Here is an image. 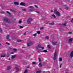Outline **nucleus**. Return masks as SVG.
Instances as JSON below:
<instances>
[{
  "mask_svg": "<svg viewBox=\"0 0 73 73\" xmlns=\"http://www.w3.org/2000/svg\"><path fill=\"white\" fill-rule=\"evenodd\" d=\"M6 38L8 40V41H10V39H9V35H7V36H6Z\"/></svg>",
  "mask_w": 73,
  "mask_h": 73,
  "instance_id": "f8f14e48",
  "label": "nucleus"
},
{
  "mask_svg": "<svg viewBox=\"0 0 73 73\" xmlns=\"http://www.w3.org/2000/svg\"><path fill=\"white\" fill-rule=\"evenodd\" d=\"M9 60H11V59L10 58L9 59Z\"/></svg>",
  "mask_w": 73,
  "mask_h": 73,
  "instance_id": "4d7b16f0",
  "label": "nucleus"
},
{
  "mask_svg": "<svg viewBox=\"0 0 73 73\" xmlns=\"http://www.w3.org/2000/svg\"><path fill=\"white\" fill-rule=\"evenodd\" d=\"M69 34H72V32H69L68 33Z\"/></svg>",
  "mask_w": 73,
  "mask_h": 73,
  "instance_id": "ea45409f",
  "label": "nucleus"
},
{
  "mask_svg": "<svg viewBox=\"0 0 73 73\" xmlns=\"http://www.w3.org/2000/svg\"><path fill=\"white\" fill-rule=\"evenodd\" d=\"M13 53H14V52H12L11 53V54H13Z\"/></svg>",
  "mask_w": 73,
  "mask_h": 73,
  "instance_id": "3c124183",
  "label": "nucleus"
},
{
  "mask_svg": "<svg viewBox=\"0 0 73 73\" xmlns=\"http://www.w3.org/2000/svg\"><path fill=\"white\" fill-rule=\"evenodd\" d=\"M66 22H65L62 25L63 26H66Z\"/></svg>",
  "mask_w": 73,
  "mask_h": 73,
  "instance_id": "f3484780",
  "label": "nucleus"
},
{
  "mask_svg": "<svg viewBox=\"0 0 73 73\" xmlns=\"http://www.w3.org/2000/svg\"><path fill=\"white\" fill-rule=\"evenodd\" d=\"M14 4L15 5H19V3L17 2H14Z\"/></svg>",
  "mask_w": 73,
  "mask_h": 73,
  "instance_id": "9d476101",
  "label": "nucleus"
},
{
  "mask_svg": "<svg viewBox=\"0 0 73 73\" xmlns=\"http://www.w3.org/2000/svg\"><path fill=\"white\" fill-rule=\"evenodd\" d=\"M41 59L40 58H39V62H41Z\"/></svg>",
  "mask_w": 73,
  "mask_h": 73,
  "instance_id": "72a5a7b5",
  "label": "nucleus"
},
{
  "mask_svg": "<svg viewBox=\"0 0 73 73\" xmlns=\"http://www.w3.org/2000/svg\"><path fill=\"white\" fill-rule=\"evenodd\" d=\"M45 38L47 39V40H49V37L48 36H46L45 37Z\"/></svg>",
  "mask_w": 73,
  "mask_h": 73,
  "instance_id": "6ab92c4d",
  "label": "nucleus"
},
{
  "mask_svg": "<svg viewBox=\"0 0 73 73\" xmlns=\"http://www.w3.org/2000/svg\"><path fill=\"white\" fill-rule=\"evenodd\" d=\"M70 56L71 58H72V57H73V51L71 52Z\"/></svg>",
  "mask_w": 73,
  "mask_h": 73,
  "instance_id": "6e6552de",
  "label": "nucleus"
},
{
  "mask_svg": "<svg viewBox=\"0 0 73 73\" xmlns=\"http://www.w3.org/2000/svg\"><path fill=\"white\" fill-rule=\"evenodd\" d=\"M51 12H53V11H52V10L51 11Z\"/></svg>",
  "mask_w": 73,
  "mask_h": 73,
  "instance_id": "13d9d810",
  "label": "nucleus"
},
{
  "mask_svg": "<svg viewBox=\"0 0 73 73\" xmlns=\"http://www.w3.org/2000/svg\"><path fill=\"white\" fill-rule=\"evenodd\" d=\"M31 21H32V19L31 18H29L27 20V23L28 24H31Z\"/></svg>",
  "mask_w": 73,
  "mask_h": 73,
  "instance_id": "39448f33",
  "label": "nucleus"
},
{
  "mask_svg": "<svg viewBox=\"0 0 73 73\" xmlns=\"http://www.w3.org/2000/svg\"><path fill=\"white\" fill-rule=\"evenodd\" d=\"M73 41V38H70L69 39V42H72Z\"/></svg>",
  "mask_w": 73,
  "mask_h": 73,
  "instance_id": "9b49d317",
  "label": "nucleus"
},
{
  "mask_svg": "<svg viewBox=\"0 0 73 73\" xmlns=\"http://www.w3.org/2000/svg\"><path fill=\"white\" fill-rule=\"evenodd\" d=\"M15 69H16V70H17L19 69L17 67H16Z\"/></svg>",
  "mask_w": 73,
  "mask_h": 73,
  "instance_id": "49530a36",
  "label": "nucleus"
},
{
  "mask_svg": "<svg viewBox=\"0 0 73 73\" xmlns=\"http://www.w3.org/2000/svg\"><path fill=\"white\" fill-rule=\"evenodd\" d=\"M66 9H67V8H66Z\"/></svg>",
  "mask_w": 73,
  "mask_h": 73,
  "instance_id": "e2e57ef3",
  "label": "nucleus"
},
{
  "mask_svg": "<svg viewBox=\"0 0 73 73\" xmlns=\"http://www.w3.org/2000/svg\"><path fill=\"white\" fill-rule=\"evenodd\" d=\"M49 0V1H51V0Z\"/></svg>",
  "mask_w": 73,
  "mask_h": 73,
  "instance_id": "bf43d9fd",
  "label": "nucleus"
},
{
  "mask_svg": "<svg viewBox=\"0 0 73 73\" xmlns=\"http://www.w3.org/2000/svg\"><path fill=\"white\" fill-rule=\"evenodd\" d=\"M11 67H10V66H9V67H8L7 68V70H9V69H11Z\"/></svg>",
  "mask_w": 73,
  "mask_h": 73,
  "instance_id": "aec40b11",
  "label": "nucleus"
},
{
  "mask_svg": "<svg viewBox=\"0 0 73 73\" xmlns=\"http://www.w3.org/2000/svg\"><path fill=\"white\" fill-rule=\"evenodd\" d=\"M41 52H44V53H47L48 52V51L46 50H44L43 51H40Z\"/></svg>",
  "mask_w": 73,
  "mask_h": 73,
  "instance_id": "ddd939ff",
  "label": "nucleus"
},
{
  "mask_svg": "<svg viewBox=\"0 0 73 73\" xmlns=\"http://www.w3.org/2000/svg\"><path fill=\"white\" fill-rule=\"evenodd\" d=\"M20 28H24V27L22 26H20Z\"/></svg>",
  "mask_w": 73,
  "mask_h": 73,
  "instance_id": "e433bc0d",
  "label": "nucleus"
},
{
  "mask_svg": "<svg viewBox=\"0 0 73 73\" xmlns=\"http://www.w3.org/2000/svg\"><path fill=\"white\" fill-rule=\"evenodd\" d=\"M33 42H30L28 43L27 44V46H30L31 45H33Z\"/></svg>",
  "mask_w": 73,
  "mask_h": 73,
  "instance_id": "f03ea898",
  "label": "nucleus"
},
{
  "mask_svg": "<svg viewBox=\"0 0 73 73\" xmlns=\"http://www.w3.org/2000/svg\"><path fill=\"white\" fill-rule=\"evenodd\" d=\"M47 47H48V48H50V46H49V45H48L47 46Z\"/></svg>",
  "mask_w": 73,
  "mask_h": 73,
  "instance_id": "c9c22d12",
  "label": "nucleus"
},
{
  "mask_svg": "<svg viewBox=\"0 0 73 73\" xmlns=\"http://www.w3.org/2000/svg\"><path fill=\"white\" fill-rule=\"evenodd\" d=\"M39 66H40V67H41L42 66V64H41V63L40 62L39 63Z\"/></svg>",
  "mask_w": 73,
  "mask_h": 73,
  "instance_id": "a878e982",
  "label": "nucleus"
},
{
  "mask_svg": "<svg viewBox=\"0 0 73 73\" xmlns=\"http://www.w3.org/2000/svg\"><path fill=\"white\" fill-rule=\"evenodd\" d=\"M13 50L14 52H16L17 51V50L16 49H14Z\"/></svg>",
  "mask_w": 73,
  "mask_h": 73,
  "instance_id": "2f4dec72",
  "label": "nucleus"
},
{
  "mask_svg": "<svg viewBox=\"0 0 73 73\" xmlns=\"http://www.w3.org/2000/svg\"><path fill=\"white\" fill-rule=\"evenodd\" d=\"M59 61H62V58H59Z\"/></svg>",
  "mask_w": 73,
  "mask_h": 73,
  "instance_id": "b1692460",
  "label": "nucleus"
},
{
  "mask_svg": "<svg viewBox=\"0 0 73 73\" xmlns=\"http://www.w3.org/2000/svg\"><path fill=\"white\" fill-rule=\"evenodd\" d=\"M22 11H26V9H22Z\"/></svg>",
  "mask_w": 73,
  "mask_h": 73,
  "instance_id": "bb28decb",
  "label": "nucleus"
},
{
  "mask_svg": "<svg viewBox=\"0 0 73 73\" xmlns=\"http://www.w3.org/2000/svg\"><path fill=\"white\" fill-rule=\"evenodd\" d=\"M10 11H11L12 12H14V10L12 9H9Z\"/></svg>",
  "mask_w": 73,
  "mask_h": 73,
  "instance_id": "c85d7f7f",
  "label": "nucleus"
},
{
  "mask_svg": "<svg viewBox=\"0 0 73 73\" xmlns=\"http://www.w3.org/2000/svg\"><path fill=\"white\" fill-rule=\"evenodd\" d=\"M1 43H0V46H1Z\"/></svg>",
  "mask_w": 73,
  "mask_h": 73,
  "instance_id": "5fc2aeb1",
  "label": "nucleus"
},
{
  "mask_svg": "<svg viewBox=\"0 0 73 73\" xmlns=\"http://www.w3.org/2000/svg\"><path fill=\"white\" fill-rule=\"evenodd\" d=\"M52 17H54V18H56V15H54V14H53L52 15Z\"/></svg>",
  "mask_w": 73,
  "mask_h": 73,
  "instance_id": "5701e85b",
  "label": "nucleus"
},
{
  "mask_svg": "<svg viewBox=\"0 0 73 73\" xmlns=\"http://www.w3.org/2000/svg\"><path fill=\"white\" fill-rule=\"evenodd\" d=\"M5 13L3 11L1 12V13Z\"/></svg>",
  "mask_w": 73,
  "mask_h": 73,
  "instance_id": "79ce46f5",
  "label": "nucleus"
},
{
  "mask_svg": "<svg viewBox=\"0 0 73 73\" xmlns=\"http://www.w3.org/2000/svg\"><path fill=\"white\" fill-rule=\"evenodd\" d=\"M52 45H57V42H54V41H52Z\"/></svg>",
  "mask_w": 73,
  "mask_h": 73,
  "instance_id": "0eeeda50",
  "label": "nucleus"
},
{
  "mask_svg": "<svg viewBox=\"0 0 73 73\" xmlns=\"http://www.w3.org/2000/svg\"><path fill=\"white\" fill-rule=\"evenodd\" d=\"M4 20L5 21V22H6V23H9V20L7 18H4Z\"/></svg>",
  "mask_w": 73,
  "mask_h": 73,
  "instance_id": "7ed1b4c3",
  "label": "nucleus"
},
{
  "mask_svg": "<svg viewBox=\"0 0 73 73\" xmlns=\"http://www.w3.org/2000/svg\"><path fill=\"white\" fill-rule=\"evenodd\" d=\"M6 44H7V45H10V44H9V43L7 42L6 43Z\"/></svg>",
  "mask_w": 73,
  "mask_h": 73,
  "instance_id": "58836bf2",
  "label": "nucleus"
},
{
  "mask_svg": "<svg viewBox=\"0 0 73 73\" xmlns=\"http://www.w3.org/2000/svg\"><path fill=\"white\" fill-rule=\"evenodd\" d=\"M57 57V52H55L54 53V60H56V57Z\"/></svg>",
  "mask_w": 73,
  "mask_h": 73,
  "instance_id": "20e7f679",
  "label": "nucleus"
},
{
  "mask_svg": "<svg viewBox=\"0 0 73 73\" xmlns=\"http://www.w3.org/2000/svg\"><path fill=\"white\" fill-rule=\"evenodd\" d=\"M28 72V71H27V70H26L25 71V72L24 73H27Z\"/></svg>",
  "mask_w": 73,
  "mask_h": 73,
  "instance_id": "473e14b6",
  "label": "nucleus"
},
{
  "mask_svg": "<svg viewBox=\"0 0 73 73\" xmlns=\"http://www.w3.org/2000/svg\"><path fill=\"white\" fill-rule=\"evenodd\" d=\"M6 56V54H3V55H1V57H5V56Z\"/></svg>",
  "mask_w": 73,
  "mask_h": 73,
  "instance_id": "1a4fd4ad",
  "label": "nucleus"
},
{
  "mask_svg": "<svg viewBox=\"0 0 73 73\" xmlns=\"http://www.w3.org/2000/svg\"><path fill=\"white\" fill-rule=\"evenodd\" d=\"M37 33L39 35H40V31H37Z\"/></svg>",
  "mask_w": 73,
  "mask_h": 73,
  "instance_id": "c756f323",
  "label": "nucleus"
},
{
  "mask_svg": "<svg viewBox=\"0 0 73 73\" xmlns=\"http://www.w3.org/2000/svg\"><path fill=\"white\" fill-rule=\"evenodd\" d=\"M19 24H21V23H22V21H21V20H20L19 21Z\"/></svg>",
  "mask_w": 73,
  "mask_h": 73,
  "instance_id": "7c9ffc66",
  "label": "nucleus"
},
{
  "mask_svg": "<svg viewBox=\"0 0 73 73\" xmlns=\"http://www.w3.org/2000/svg\"><path fill=\"white\" fill-rule=\"evenodd\" d=\"M2 31H2V29H0V32H1V33H2Z\"/></svg>",
  "mask_w": 73,
  "mask_h": 73,
  "instance_id": "4c0bfd02",
  "label": "nucleus"
},
{
  "mask_svg": "<svg viewBox=\"0 0 73 73\" xmlns=\"http://www.w3.org/2000/svg\"><path fill=\"white\" fill-rule=\"evenodd\" d=\"M24 35H26V32H25V33L24 34Z\"/></svg>",
  "mask_w": 73,
  "mask_h": 73,
  "instance_id": "8fccbe9b",
  "label": "nucleus"
},
{
  "mask_svg": "<svg viewBox=\"0 0 73 73\" xmlns=\"http://www.w3.org/2000/svg\"><path fill=\"white\" fill-rule=\"evenodd\" d=\"M35 64V62H33V64Z\"/></svg>",
  "mask_w": 73,
  "mask_h": 73,
  "instance_id": "09e8293b",
  "label": "nucleus"
},
{
  "mask_svg": "<svg viewBox=\"0 0 73 73\" xmlns=\"http://www.w3.org/2000/svg\"><path fill=\"white\" fill-rule=\"evenodd\" d=\"M66 8H68V7H66Z\"/></svg>",
  "mask_w": 73,
  "mask_h": 73,
  "instance_id": "052dcab7",
  "label": "nucleus"
},
{
  "mask_svg": "<svg viewBox=\"0 0 73 73\" xmlns=\"http://www.w3.org/2000/svg\"><path fill=\"white\" fill-rule=\"evenodd\" d=\"M44 27H41L40 28V30H42V29H44Z\"/></svg>",
  "mask_w": 73,
  "mask_h": 73,
  "instance_id": "f704fd0d",
  "label": "nucleus"
},
{
  "mask_svg": "<svg viewBox=\"0 0 73 73\" xmlns=\"http://www.w3.org/2000/svg\"><path fill=\"white\" fill-rule=\"evenodd\" d=\"M61 66H62V64H61L60 66V68H61Z\"/></svg>",
  "mask_w": 73,
  "mask_h": 73,
  "instance_id": "a18cd8bd",
  "label": "nucleus"
},
{
  "mask_svg": "<svg viewBox=\"0 0 73 73\" xmlns=\"http://www.w3.org/2000/svg\"><path fill=\"white\" fill-rule=\"evenodd\" d=\"M23 48H24V47H23Z\"/></svg>",
  "mask_w": 73,
  "mask_h": 73,
  "instance_id": "0e129e2a",
  "label": "nucleus"
},
{
  "mask_svg": "<svg viewBox=\"0 0 73 73\" xmlns=\"http://www.w3.org/2000/svg\"><path fill=\"white\" fill-rule=\"evenodd\" d=\"M29 11H30V12H31V11H32V10H30Z\"/></svg>",
  "mask_w": 73,
  "mask_h": 73,
  "instance_id": "864d4df0",
  "label": "nucleus"
},
{
  "mask_svg": "<svg viewBox=\"0 0 73 73\" xmlns=\"http://www.w3.org/2000/svg\"><path fill=\"white\" fill-rule=\"evenodd\" d=\"M38 48H41V44H39L38 45V46L36 47V49L37 50H38Z\"/></svg>",
  "mask_w": 73,
  "mask_h": 73,
  "instance_id": "423d86ee",
  "label": "nucleus"
},
{
  "mask_svg": "<svg viewBox=\"0 0 73 73\" xmlns=\"http://www.w3.org/2000/svg\"><path fill=\"white\" fill-rule=\"evenodd\" d=\"M54 23L53 22L51 23H49V25H54Z\"/></svg>",
  "mask_w": 73,
  "mask_h": 73,
  "instance_id": "412c9836",
  "label": "nucleus"
},
{
  "mask_svg": "<svg viewBox=\"0 0 73 73\" xmlns=\"http://www.w3.org/2000/svg\"><path fill=\"white\" fill-rule=\"evenodd\" d=\"M35 7H36V8H38V7H37V6H35Z\"/></svg>",
  "mask_w": 73,
  "mask_h": 73,
  "instance_id": "603ef678",
  "label": "nucleus"
},
{
  "mask_svg": "<svg viewBox=\"0 0 73 73\" xmlns=\"http://www.w3.org/2000/svg\"><path fill=\"white\" fill-rule=\"evenodd\" d=\"M15 57H16V55H13L12 56V58H13V59L15 58Z\"/></svg>",
  "mask_w": 73,
  "mask_h": 73,
  "instance_id": "4be33fe9",
  "label": "nucleus"
},
{
  "mask_svg": "<svg viewBox=\"0 0 73 73\" xmlns=\"http://www.w3.org/2000/svg\"><path fill=\"white\" fill-rule=\"evenodd\" d=\"M41 48L42 49H44V47H41V48Z\"/></svg>",
  "mask_w": 73,
  "mask_h": 73,
  "instance_id": "c03bdc74",
  "label": "nucleus"
},
{
  "mask_svg": "<svg viewBox=\"0 0 73 73\" xmlns=\"http://www.w3.org/2000/svg\"><path fill=\"white\" fill-rule=\"evenodd\" d=\"M71 23H73V19L71 20Z\"/></svg>",
  "mask_w": 73,
  "mask_h": 73,
  "instance_id": "a19ab883",
  "label": "nucleus"
},
{
  "mask_svg": "<svg viewBox=\"0 0 73 73\" xmlns=\"http://www.w3.org/2000/svg\"><path fill=\"white\" fill-rule=\"evenodd\" d=\"M29 8H30V9H33V8H34V7H33L32 6H31L29 7Z\"/></svg>",
  "mask_w": 73,
  "mask_h": 73,
  "instance_id": "dca6fc26",
  "label": "nucleus"
},
{
  "mask_svg": "<svg viewBox=\"0 0 73 73\" xmlns=\"http://www.w3.org/2000/svg\"><path fill=\"white\" fill-rule=\"evenodd\" d=\"M37 33H36L35 34H33V36H34V37H36V36H37Z\"/></svg>",
  "mask_w": 73,
  "mask_h": 73,
  "instance_id": "a211bd4d",
  "label": "nucleus"
},
{
  "mask_svg": "<svg viewBox=\"0 0 73 73\" xmlns=\"http://www.w3.org/2000/svg\"><path fill=\"white\" fill-rule=\"evenodd\" d=\"M21 41H22V40L18 39L17 40V42H21Z\"/></svg>",
  "mask_w": 73,
  "mask_h": 73,
  "instance_id": "2eb2a0df",
  "label": "nucleus"
},
{
  "mask_svg": "<svg viewBox=\"0 0 73 73\" xmlns=\"http://www.w3.org/2000/svg\"><path fill=\"white\" fill-rule=\"evenodd\" d=\"M41 70L39 71H37L36 72V73H40L41 72Z\"/></svg>",
  "mask_w": 73,
  "mask_h": 73,
  "instance_id": "393cba45",
  "label": "nucleus"
},
{
  "mask_svg": "<svg viewBox=\"0 0 73 73\" xmlns=\"http://www.w3.org/2000/svg\"><path fill=\"white\" fill-rule=\"evenodd\" d=\"M60 10H61V8H60Z\"/></svg>",
  "mask_w": 73,
  "mask_h": 73,
  "instance_id": "6e6d98bb",
  "label": "nucleus"
},
{
  "mask_svg": "<svg viewBox=\"0 0 73 73\" xmlns=\"http://www.w3.org/2000/svg\"><path fill=\"white\" fill-rule=\"evenodd\" d=\"M20 5H24V6H25V4L23 3V2H21L20 3Z\"/></svg>",
  "mask_w": 73,
  "mask_h": 73,
  "instance_id": "4468645a",
  "label": "nucleus"
},
{
  "mask_svg": "<svg viewBox=\"0 0 73 73\" xmlns=\"http://www.w3.org/2000/svg\"><path fill=\"white\" fill-rule=\"evenodd\" d=\"M57 11V9H55L54 10V13L56 14L57 16H61V14Z\"/></svg>",
  "mask_w": 73,
  "mask_h": 73,
  "instance_id": "f257e3e1",
  "label": "nucleus"
},
{
  "mask_svg": "<svg viewBox=\"0 0 73 73\" xmlns=\"http://www.w3.org/2000/svg\"><path fill=\"white\" fill-rule=\"evenodd\" d=\"M36 13H39V11H36Z\"/></svg>",
  "mask_w": 73,
  "mask_h": 73,
  "instance_id": "37998d69",
  "label": "nucleus"
},
{
  "mask_svg": "<svg viewBox=\"0 0 73 73\" xmlns=\"http://www.w3.org/2000/svg\"><path fill=\"white\" fill-rule=\"evenodd\" d=\"M40 52H41V51H38V53H40Z\"/></svg>",
  "mask_w": 73,
  "mask_h": 73,
  "instance_id": "de8ad7c7",
  "label": "nucleus"
},
{
  "mask_svg": "<svg viewBox=\"0 0 73 73\" xmlns=\"http://www.w3.org/2000/svg\"><path fill=\"white\" fill-rule=\"evenodd\" d=\"M29 68V67H28L27 68Z\"/></svg>",
  "mask_w": 73,
  "mask_h": 73,
  "instance_id": "680f3d73",
  "label": "nucleus"
},
{
  "mask_svg": "<svg viewBox=\"0 0 73 73\" xmlns=\"http://www.w3.org/2000/svg\"><path fill=\"white\" fill-rule=\"evenodd\" d=\"M6 12L7 13H8L9 15H11V13H9V12L8 11H6Z\"/></svg>",
  "mask_w": 73,
  "mask_h": 73,
  "instance_id": "cd10ccee",
  "label": "nucleus"
}]
</instances>
